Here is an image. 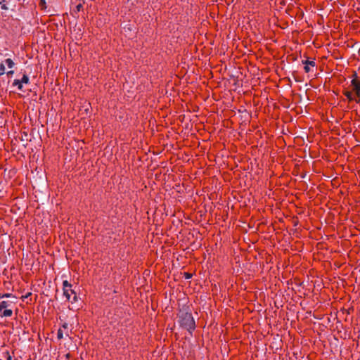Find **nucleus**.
Segmentation results:
<instances>
[{"label": "nucleus", "mask_w": 360, "mask_h": 360, "mask_svg": "<svg viewBox=\"0 0 360 360\" xmlns=\"http://www.w3.org/2000/svg\"><path fill=\"white\" fill-rule=\"evenodd\" d=\"M303 64H304V71L305 72H309L310 71V66L311 67H315L316 65V63L314 60H304V61H302Z\"/></svg>", "instance_id": "obj_4"}, {"label": "nucleus", "mask_w": 360, "mask_h": 360, "mask_svg": "<svg viewBox=\"0 0 360 360\" xmlns=\"http://www.w3.org/2000/svg\"><path fill=\"white\" fill-rule=\"evenodd\" d=\"M29 295H30V293H29L28 295H26V296H25V297H27Z\"/></svg>", "instance_id": "obj_22"}, {"label": "nucleus", "mask_w": 360, "mask_h": 360, "mask_svg": "<svg viewBox=\"0 0 360 360\" xmlns=\"http://www.w3.org/2000/svg\"><path fill=\"white\" fill-rule=\"evenodd\" d=\"M11 304L7 301H2L0 302V312L4 309H7Z\"/></svg>", "instance_id": "obj_6"}, {"label": "nucleus", "mask_w": 360, "mask_h": 360, "mask_svg": "<svg viewBox=\"0 0 360 360\" xmlns=\"http://www.w3.org/2000/svg\"><path fill=\"white\" fill-rule=\"evenodd\" d=\"M63 295L66 299L71 302V303H75L77 302V296L76 292L72 289V285L68 281H63Z\"/></svg>", "instance_id": "obj_2"}, {"label": "nucleus", "mask_w": 360, "mask_h": 360, "mask_svg": "<svg viewBox=\"0 0 360 360\" xmlns=\"http://www.w3.org/2000/svg\"><path fill=\"white\" fill-rule=\"evenodd\" d=\"M63 327L65 329V328H67V324H64V325L63 326Z\"/></svg>", "instance_id": "obj_19"}, {"label": "nucleus", "mask_w": 360, "mask_h": 360, "mask_svg": "<svg viewBox=\"0 0 360 360\" xmlns=\"http://www.w3.org/2000/svg\"><path fill=\"white\" fill-rule=\"evenodd\" d=\"M13 86H17L18 90L22 91V84H21L20 79H15L13 82Z\"/></svg>", "instance_id": "obj_10"}, {"label": "nucleus", "mask_w": 360, "mask_h": 360, "mask_svg": "<svg viewBox=\"0 0 360 360\" xmlns=\"http://www.w3.org/2000/svg\"><path fill=\"white\" fill-rule=\"evenodd\" d=\"M57 337H58V339L60 340L63 338V331L61 328H60L58 330V333H57Z\"/></svg>", "instance_id": "obj_13"}, {"label": "nucleus", "mask_w": 360, "mask_h": 360, "mask_svg": "<svg viewBox=\"0 0 360 360\" xmlns=\"http://www.w3.org/2000/svg\"><path fill=\"white\" fill-rule=\"evenodd\" d=\"M186 278H191V274H186Z\"/></svg>", "instance_id": "obj_17"}, {"label": "nucleus", "mask_w": 360, "mask_h": 360, "mask_svg": "<svg viewBox=\"0 0 360 360\" xmlns=\"http://www.w3.org/2000/svg\"><path fill=\"white\" fill-rule=\"evenodd\" d=\"M1 9H3V10H7V9H8V7H7L5 4H2V5H1Z\"/></svg>", "instance_id": "obj_16"}, {"label": "nucleus", "mask_w": 360, "mask_h": 360, "mask_svg": "<svg viewBox=\"0 0 360 360\" xmlns=\"http://www.w3.org/2000/svg\"><path fill=\"white\" fill-rule=\"evenodd\" d=\"M1 312V316L10 317L13 315V311L10 309H4Z\"/></svg>", "instance_id": "obj_7"}, {"label": "nucleus", "mask_w": 360, "mask_h": 360, "mask_svg": "<svg viewBox=\"0 0 360 360\" xmlns=\"http://www.w3.org/2000/svg\"><path fill=\"white\" fill-rule=\"evenodd\" d=\"M13 73H14L13 70H9V71H8V72H6V74H7V75H8V77H12V75H13Z\"/></svg>", "instance_id": "obj_15"}, {"label": "nucleus", "mask_w": 360, "mask_h": 360, "mask_svg": "<svg viewBox=\"0 0 360 360\" xmlns=\"http://www.w3.org/2000/svg\"><path fill=\"white\" fill-rule=\"evenodd\" d=\"M3 1L4 0H0V5L2 4Z\"/></svg>", "instance_id": "obj_21"}, {"label": "nucleus", "mask_w": 360, "mask_h": 360, "mask_svg": "<svg viewBox=\"0 0 360 360\" xmlns=\"http://www.w3.org/2000/svg\"><path fill=\"white\" fill-rule=\"evenodd\" d=\"M178 317L180 326L192 334L195 329V323L191 313L181 310Z\"/></svg>", "instance_id": "obj_1"}, {"label": "nucleus", "mask_w": 360, "mask_h": 360, "mask_svg": "<svg viewBox=\"0 0 360 360\" xmlns=\"http://www.w3.org/2000/svg\"><path fill=\"white\" fill-rule=\"evenodd\" d=\"M353 77L351 81V86L352 87V91L358 98V99H355V102L359 103L360 102V81L357 78L356 73H354Z\"/></svg>", "instance_id": "obj_3"}, {"label": "nucleus", "mask_w": 360, "mask_h": 360, "mask_svg": "<svg viewBox=\"0 0 360 360\" xmlns=\"http://www.w3.org/2000/svg\"><path fill=\"white\" fill-rule=\"evenodd\" d=\"M7 360H11V356L8 354Z\"/></svg>", "instance_id": "obj_18"}, {"label": "nucleus", "mask_w": 360, "mask_h": 360, "mask_svg": "<svg viewBox=\"0 0 360 360\" xmlns=\"http://www.w3.org/2000/svg\"><path fill=\"white\" fill-rule=\"evenodd\" d=\"M4 63L6 65L8 68H13L15 65L14 62L11 58L6 59Z\"/></svg>", "instance_id": "obj_9"}, {"label": "nucleus", "mask_w": 360, "mask_h": 360, "mask_svg": "<svg viewBox=\"0 0 360 360\" xmlns=\"http://www.w3.org/2000/svg\"><path fill=\"white\" fill-rule=\"evenodd\" d=\"M5 74V64L4 63H1L0 64V76Z\"/></svg>", "instance_id": "obj_12"}, {"label": "nucleus", "mask_w": 360, "mask_h": 360, "mask_svg": "<svg viewBox=\"0 0 360 360\" xmlns=\"http://www.w3.org/2000/svg\"><path fill=\"white\" fill-rule=\"evenodd\" d=\"M41 3L45 4V1L44 0H41Z\"/></svg>", "instance_id": "obj_20"}, {"label": "nucleus", "mask_w": 360, "mask_h": 360, "mask_svg": "<svg viewBox=\"0 0 360 360\" xmlns=\"http://www.w3.org/2000/svg\"><path fill=\"white\" fill-rule=\"evenodd\" d=\"M20 82L22 84H29L30 82V79L28 77V76L27 75H23L21 79H20Z\"/></svg>", "instance_id": "obj_11"}, {"label": "nucleus", "mask_w": 360, "mask_h": 360, "mask_svg": "<svg viewBox=\"0 0 360 360\" xmlns=\"http://www.w3.org/2000/svg\"><path fill=\"white\" fill-rule=\"evenodd\" d=\"M344 95L347 97V98L349 101H355V99H358V98L356 96L354 97L353 96V94L352 91H344Z\"/></svg>", "instance_id": "obj_5"}, {"label": "nucleus", "mask_w": 360, "mask_h": 360, "mask_svg": "<svg viewBox=\"0 0 360 360\" xmlns=\"http://www.w3.org/2000/svg\"><path fill=\"white\" fill-rule=\"evenodd\" d=\"M84 4V1H82V2H79L76 5L75 9L74 10V13L75 14L80 12L83 8V4Z\"/></svg>", "instance_id": "obj_8"}, {"label": "nucleus", "mask_w": 360, "mask_h": 360, "mask_svg": "<svg viewBox=\"0 0 360 360\" xmlns=\"http://www.w3.org/2000/svg\"><path fill=\"white\" fill-rule=\"evenodd\" d=\"M11 296H12V295L10 293L0 294V299L11 297Z\"/></svg>", "instance_id": "obj_14"}]
</instances>
